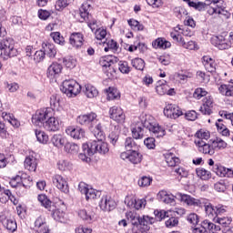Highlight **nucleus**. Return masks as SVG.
<instances>
[{
    "label": "nucleus",
    "instance_id": "1",
    "mask_svg": "<svg viewBox=\"0 0 233 233\" xmlns=\"http://www.w3.org/2000/svg\"><path fill=\"white\" fill-rule=\"evenodd\" d=\"M139 120L140 122L131 127L134 139H143L145 137V129L143 128L152 132L155 137H163L165 136V128L161 127L159 124H156L154 117L150 116V115H141Z\"/></svg>",
    "mask_w": 233,
    "mask_h": 233
},
{
    "label": "nucleus",
    "instance_id": "2",
    "mask_svg": "<svg viewBox=\"0 0 233 233\" xmlns=\"http://www.w3.org/2000/svg\"><path fill=\"white\" fill-rule=\"evenodd\" d=\"M80 17H82L84 21H87V25L92 30V32L96 30V39H97L98 41H102V39H105L106 37V30L101 28L97 29V20H90V5H82V6L80 7Z\"/></svg>",
    "mask_w": 233,
    "mask_h": 233
},
{
    "label": "nucleus",
    "instance_id": "3",
    "mask_svg": "<svg viewBox=\"0 0 233 233\" xmlns=\"http://www.w3.org/2000/svg\"><path fill=\"white\" fill-rule=\"evenodd\" d=\"M37 199L42 207H45V208L51 213L52 218L56 221H59L60 223L65 222V212L60 209H56V205L48 199V197L46 195H38Z\"/></svg>",
    "mask_w": 233,
    "mask_h": 233
},
{
    "label": "nucleus",
    "instance_id": "4",
    "mask_svg": "<svg viewBox=\"0 0 233 233\" xmlns=\"http://www.w3.org/2000/svg\"><path fill=\"white\" fill-rule=\"evenodd\" d=\"M0 57L4 59V61H8L11 57H15L19 52L15 47L14 39L6 38L0 41Z\"/></svg>",
    "mask_w": 233,
    "mask_h": 233
},
{
    "label": "nucleus",
    "instance_id": "5",
    "mask_svg": "<svg viewBox=\"0 0 233 233\" xmlns=\"http://www.w3.org/2000/svg\"><path fill=\"white\" fill-rule=\"evenodd\" d=\"M85 149L89 154V156H94V154H101L105 156L110 152V147H108V143L102 141H91L88 144H85Z\"/></svg>",
    "mask_w": 233,
    "mask_h": 233
},
{
    "label": "nucleus",
    "instance_id": "6",
    "mask_svg": "<svg viewBox=\"0 0 233 233\" xmlns=\"http://www.w3.org/2000/svg\"><path fill=\"white\" fill-rule=\"evenodd\" d=\"M63 94H66L67 97H76L81 93L82 87L77 81L74 79L65 80L62 83V87L60 88Z\"/></svg>",
    "mask_w": 233,
    "mask_h": 233
},
{
    "label": "nucleus",
    "instance_id": "7",
    "mask_svg": "<svg viewBox=\"0 0 233 233\" xmlns=\"http://www.w3.org/2000/svg\"><path fill=\"white\" fill-rule=\"evenodd\" d=\"M52 116V108L45 107L36 110L35 114L33 115L32 123L39 128L43 127L44 123Z\"/></svg>",
    "mask_w": 233,
    "mask_h": 233
},
{
    "label": "nucleus",
    "instance_id": "8",
    "mask_svg": "<svg viewBox=\"0 0 233 233\" xmlns=\"http://www.w3.org/2000/svg\"><path fill=\"white\" fill-rule=\"evenodd\" d=\"M225 8L223 0H213V5L208 7V14H209V15L218 14V15H223L226 19H230V13L225 10Z\"/></svg>",
    "mask_w": 233,
    "mask_h": 233
},
{
    "label": "nucleus",
    "instance_id": "9",
    "mask_svg": "<svg viewBox=\"0 0 233 233\" xmlns=\"http://www.w3.org/2000/svg\"><path fill=\"white\" fill-rule=\"evenodd\" d=\"M205 210L207 216L211 219L214 218H219V216H223L227 214V206H223V204H218L217 206H213L212 204H205Z\"/></svg>",
    "mask_w": 233,
    "mask_h": 233
},
{
    "label": "nucleus",
    "instance_id": "10",
    "mask_svg": "<svg viewBox=\"0 0 233 233\" xmlns=\"http://www.w3.org/2000/svg\"><path fill=\"white\" fill-rule=\"evenodd\" d=\"M78 190L81 194H85L86 201H90L92 199H97V198H101V193L92 187H90L86 183L80 182L78 185Z\"/></svg>",
    "mask_w": 233,
    "mask_h": 233
},
{
    "label": "nucleus",
    "instance_id": "11",
    "mask_svg": "<svg viewBox=\"0 0 233 233\" xmlns=\"http://www.w3.org/2000/svg\"><path fill=\"white\" fill-rule=\"evenodd\" d=\"M120 157L124 161L128 159L133 165H137L143 161V155H141V153L137 152L136 149H133L132 151L122 152L120 154Z\"/></svg>",
    "mask_w": 233,
    "mask_h": 233
},
{
    "label": "nucleus",
    "instance_id": "12",
    "mask_svg": "<svg viewBox=\"0 0 233 233\" xmlns=\"http://www.w3.org/2000/svg\"><path fill=\"white\" fill-rule=\"evenodd\" d=\"M79 125H85L86 127H94L97 125V115L96 113H89L86 115H80L76 118Z\"/></svg>",
    "mask_w": 233,
    "mask_h": 233
},
{
    "label": "nucleus",
    "instance_id": "13",
    "mask_svg": "<svg viewBox=\"0 0 233 233\" xmlns=\"http://www.w3.org/2000/svg\"><path fill=\"white\" fill-rule=\"evenodd\" d=\"M210 230H219V227L210 222V220H204L200 226H197L193 228V233H208Z\"/></svg>",
    "mask_w": 233,
    "mask_h": 233
},
{
    "label": "nucleus",
    "instance_id": "14",
    "mask_svg": "<svg viewBox=\"0 0 233 233\" xmlns=\"http://www.w3.org/2000/svg\"><path fill=\"white\" fill-rule=\"evenodd\" d=\"M164 115L170 119H177V117L183 116L181 108L176 105L168 104L164 108Z\"/></svg>",
    "mask_w": 233,
    "mask_h": 233
},
{
    "label": "nucleus",
    "instance_id": "15",
    "mask_svg": "<svg viewBox=\"0 0 233 233\" xmlns=\"http://www.w3.org/2000/svg\"><path fill=\"white\" fill-rule=\"evenodd\" d=\"M211 45L216 46L218 50H228V48H230V43L221 35L212 36Z\"/></svg>",
    "mask_w": 233,
    "mask_h": 233
},
{
    "label": "nucleus",
    "instance_id": "16",
    "mask_svg": "<svg viewBox=\"0 0 233 233\" xmlns=\"http://www.w3.org/2000/svg\"><path fill=\"white\" fill-rule=\"evenodd\" d=\"M109 117L116 123H125V112L119 106H114L109 109Z\"/></svg>",
    "mask_w": 233,
    "mask_h": 233
},
{
    "label": "nucleus",
    "instance_id": "17",
    "mask_svg": "<svg viewBox=\"0 0 233 233\" xmlns=\"http://www.w3.org/2000/svg\"><path fill=\"white\" fill-rule=\"evenodd\" d=\"M61 72H63V65L53 62L47 68V77L49 79H56V77H59Z\"/></svg>",
    "mask_w": 233,
    "mask_h": 233
},
{
    "label": "nucleus",
    "instance_id": "18",
    "mask_svg": "<svg viewBox=\"0 0 233 233\" xmlns=\"http://www.w3.org/2000/svg\"><path fill=\"white\" fill-rule=\"evenodd\" d=\"M212 171L217 174L218 177H233V170L220 164L214 165Z\"/></svg>",
    "mask_w": 233,
    "mask_h": 233
},
{
    "label": "nucleus",
    "instance_id": "19",
    "mask_svg": "<svg viewBox=\"0 0 233 233\" xmlns=\"http://www.w3.org/2000/svg\"><path fill=\"white\" fill-rule=\"evenodd\" d=\"M53 185L61 192L68 194V183L61 175H55L53 177Z\"/></svg>",
    "mask_w": 233,
    "mask_h": 233
},
{
    "label": "nucleus",
    "instance_id": "20",
    "mask_svg": "<svg viewBox=\"0 0 233 233\" xmlns=\"http://www.w3.org/2000/svg\"><path fill=\"white\" fill-rule=\"evenodd\" d=\"M178 199L186 203L188 207H201V200L193 198L190 195L177 193Z\"/></svg>",
    "mask_w": 233,
    "mask_h": 233
},
{
    "label": "nucleus",
    "instance_id": "21",
    "mask_svg": "<svg viewBox=\"0 0 233 233\" xmlns=\"http://www.w3.org/2000/svg\"><path fill=\"white\" fill-rule=\"evenodd\" d=\"M99 207L101 210H104L105 212H110V210H114L116 208V201H114L112 198L105 196L101 198Z\"/></svg>",
    "mask_w": 233,
    "mask_h": 233
},
{
    "label": "nucleus",
    "instance_id": "22",
    "mask_svg": "<svg viewBox=\"0 0 233 233\" xmlns=\"http://www.w3.org/2000/svg\"><path fill=\"white\" fill-rule=\"evenodd\" d=\"M42 127L48 132H57V130H59V120L51 115V116H49L44 123Z\"/></svg>",
    "mask_w": 233,
    "mask_h": 233
},
{
    "label": "nucleus",
    "instance_id": "23",
    "mask_svg": "<svg viewBox=\"0 0 233 233\" xmlns=\"http://www.w3.org/2000/svg\"><path fill=\"white\" fill-rule=\"evenodd\" d=\"M214 106V99L211 96H206L203 99V104L200 106L199 111L204 116H210L212 114V107Z\"/></svg>",
    "mask_w": 233,
    "mask_h": 233
},
{
    "label": "nucleus",
    "instance_id": "24",
    "mask_svg": "<svg viewBox=\"0 0 233 233\" xmlns=\"http://www.w3.org/2000/svg\"><path fill=\"white\" fill-rule=\"evenodd\" d=\"M195 144L198 147V151L202 152V154H208L209 156H214L216 151L214 150V147L210 146V144L206 141L195 140Z\"/></svg>",
    "mask_w": 233,
    "mask_h": 233
},
{
    "label": "nucleus",
    "instance_id": "25",
    "mask_svg": "<svg viewBox=\"0 0 233 233\" xmlns=\"http://www.w3.org/2000/svg\"><path fill=\"white\" fill-rule=\"evenodd\" d=\"M35 228L38 233H50L46 218L45 217H38L35 221Z\"/></svg>",
    "mask_w": 233,
    "mask_h": 233
},
{
    "label": "nucleus",
    "instance_id": "26",
    "mask_svg": "<svg viewBox=\"0 0 233 233\" xmlns=\"http://www.w3.org/2000/svg\"><path fill=\"white\" fill-rule=\"evenodd\" d=\"M66 134L73 137V139H83L85 137V129L81 127H68Z\"/></svg>",
    "mask_w": 233,
    "mask_h": 233
},
{
    "label": "nucleus",
    "instance_id": "27",
    "mask_svg": "<svg viewBox=\"0 0 233 233\" xmlns=\"http://www.w3.org/2000/svg\"><path fill=\"white\" fill-rule=\"evenodd\" d=\"M64 152L69 156H77L79 154V145L67 140L64 146Z\"/></svg>",
    "mask_w": 233,
    "mask_h": 233
},
{
    "label": "nucleus",
    "instance_id": "28",
    "mask_svg": "<svg viewBox=\"0 0 233 233\" xmlns=\"http://www.w3.org/2000/svg\"><path fill=\"white\" fill-rule=\"evenodd\" d=\"M83 34L73 33L69 37V43L74 48H81L83 46Z\"/></svg>",
    "mask_w": 233,
    "mask_h": 233
},
{
    "label": "nucleus",
    "instance_id": "29",
    "mask_svg": "<svg viewBox=\"0 0 233 233\" xmlns=\"http://www.w3.org/2000/svg\"><path fill=\"white\" fill-rule=\"evenodd\" d=\"M82 91L89 99H93V97H97V96H99V91H97V88L91 84H86L82 87Z\"/></svg>",
    "mask_w": 233,
    "mask_h": 233
},
{
    "label": "nucleus",
    "instance_id": "30",
    "mask_svg": "<svg viewBox=\"0 0 233 233\" xmlns=\"http://www.w3.org/2000/svg\"><path fill=\"white\" fill-rule=\"evenodd\" d=\"M202 65H204L208 72H210L211 74L216 72V61L209 56H204L202 57Z\"/></svg>",
    "mask_w": 233,
    "mask_h": 233
},
{
    "label": "nucleus",
    "instance_id": "31",
    "mask_svg": "<svg viewBox=\"0 0 233 233\" xmlns=\"http://www.w3.org/2000/svg\"><path fill=\"white\" fill-rule=\"evenodd\" d=\"M116 63H119V58L114 56H106L100 59V65L103 68H110Z\"/></svg>",
    "mask_w": 233,
    "mask_h": 233
},
{
    "label": "nucleus",
    "instance_id": "32",
    "mask_svg": "<svg viewBox=\"0 0 233 233\" xmlns=\"http://www.w3.org/2000/svg\"><path fill=\"white\" fill-rule=\"evenodd\" d=\"M24 167L26 170H29V172H35L37 169V159L33 156L26 157L24 162Z\"/></svg>",
    "mask_w": 233,
    "mask_h": 233
},
{
    "label": "nucleus",
    "instance_id": "33",
    "mask_svg": "<svg viewBox=\"0 0 233 233\" xmlns=\"http://www.w3.org/2000/svg\"><path fill=\"white\" fill-rule=\"evenodd\" d=\"M66 137H63L61 134H56L51 137V143L56 148H63V147H65L66 144Z\"/></svg>",
    "mask_w": 233,
    "mask_h": 233
},
{
    "label": "nucleus",
    "instance_id": "34",
    "mask_svg": "<svg viewBox=\"0 0 233 233\" xmlns=\"http://www.w3.org/2000/svg\"><path fill=\"white\" fill-rule=\"evenodd\" d=\"M1 222L9 232H15L17 230V223L14 218L2 217Z\"/></svg>",
    "mask_w": 233,
    "mask_h": 233
},
{
    "label": "nucleus",
    "instance_id": "35",
    "mask_svg": "<svg viewBox=\"0 0 233 233\" xmlns=\"http://www.w3.org/2000/svg\"><path fill=\"white\" fill-rule=\"evenodd\" d=\"M167 218V219L165 222L167 228H174V227H177V225H179V218H176V213L169 211Z\"/></svg>",
    "mask_w": 233,
    "mask_h": 233
},
{
    "label": "nucleus",
    "instance_id": "36",
    "mask_svg": "<svg viewBox=\"0 0 233 233\" xmlns=\"http://www.w3.org/2000/svg\"><path fill=\"white\" fill-rule=\"evenodd\" d=\"M152 46L153 48H162V50H166V48H170L172 44L165 38H157L152 42Z\"/></svg>",
    "mask_w": 233,
    "mask_h": 233
},
{
    "label": "nucleus",
    "instance_id": "37",
    "mask_svg": "<svg viewBox=\"0 0 233 233\" xmlns=\"http://www.w3.org/2000/svg\"><path fill=\"white\" fill-rule=\"evenodd\" d=\"M218 91L222 96H226V97H233V83L221 85L218 87Z\"/></svg>",
    "mask_w": 233,
    "mask_h": 233
},
{
    "label": "nucleus",
    "instance_id": "38",
    "mask_svg": "<svg viewBox=\"0 0 233 233\" xmlns=\"http://www.w3.org/2000/svg\"><path fill=\"white\" fill-rule=\"evenodd\" d=\"M42 49L44 50L46 56L48 57H56V54H57V50H56V46L53 44H43Z\"/></svg>",
    "mask_w": 233,
    "mask_h": 233
},
{
    "label": "nucleus",
    "instance_id": "39",
    "mask_svg": "<svg viewBox=\"0 0 233 233\" xmlns=\"http://www.w3.org/2000/svg\"><path fill=\"white\" fill-rule=\"evenodd\" d=\"M214 5V0H206V3L203 2H189V6H191L192 8H195L196 10H198L199 12H201V10H205V6H208V5Z\"/></svg>",
    "mask_w": 233,
    "mask_h": 233
},
{
    "label": "nucleus",
    "instance_id": "40",
    "mask_svg": "<svg viewBox=\"0 0 233 233\" xmlns=\"http://www.w3.org/2000/svg\"><path fill=\"white\" fill-rule=\"evenodd\" d=\"M169 86L166 81H158L157 83L156 91L158 96H165L168 92Z\"/></svg>",
    "mask_w": 233,
    "mask_h": 233
},
{
    "label": "nucleus",
    "instance_id": "41",
    "mask_svg": "<svg viewBox=\"0 0 233 233\" xmlns=\"http://www.w3.org/2000/svg\"><path fill=\"white\" fill-rule=\"evenodd\" d=\"M126 218L131 222L133 227H137L140 224L141 218L132 211L126 213Z\"/></svg>",
    "mask_w": 233,
    "mask_h": 233
},
{
    "label": "nucleus",
    "instance_id": "42",
    "mask_svg": "<svg viewBox=\"0 0 233 233\" xmlns=\"http://www.w3.org/2000/svg\"><path fill=\"white\" fill-rule=\"evenodd\" d=\"M212 147L214 148V151L216 150H225V148L228 147L227 142L225 140L217 137L215 140L212 141Z\"/></svg>",
    "mask_w": 233,
    "mask_h": 233
},
{
    "label": "nucleus",
    "instance_id": "43",
    "mask_svg": "<svg viewBox=\"0 0 233 233\" xmlns=\"http://www.w3.org/2000/svg\"><path fill=\"white\" fill-rule=\"evenodd\" d=\"M196 172H197V176L200 177V179H203L204 181H207L208 179H210V177H212L210 171L203 167L197 168Z\"/></svg>",
    "mask_w": 233,
    "mask_h": 233
},
{
    "label": "nucleus",
    "instance_id": "44",
    "mask_svg": "<svg viewBox=\"0 0 233 233\" xmlns=\"http://www.w3.org/2000/svg\"><path fill=\"white\" fill-rule=\"evenodd\" d=\"M165 159L168 167H176L177 165H179V158L176 157L172 153L165 155Z\"/></svg>",
    "mask_w": 233,
    "mask_h": 233
},
{
    "label": "nucleus",
    "instance_id": "45",
    "mask_svg": "<svg viewBox=\"0 0 233 233\" xmlns=\"http://www.w3.org/2000/svg\"><path fill=\"white\" fill-rule=\"evenodd\" d=\"M131 65L133 68H136V70H140V72H143L145 70V60L142 58H134L131 60Z\"/></svg>",
    "mask_w": 233,
    "mask_h": 233
},
{
    "label": "nucleus",
    "instance_id": "46",
    "mask_svg": "<svg viewBox=\"0 0 233 233\" xmlns=\"http://www.w3.org/2000/svg\"><path fill=\"white\" fill-rule=\"evenodd\" d=\"M35 134L38 143H42V145H46L48 143V135H46L45 131L35 130Z\"/></svg>",
    "mask_w": 233,
    "mask_h": 233
},
{
    "label": "nucleus",
    "instance_id": "47",
    "mask_svg": "<svg viewBox=\"0 0 233 233\" xmlns=\"http://www.w3.org/2000/svg\"><path fill=\"white\" fill-rule=\"evenodd\" d=\"M78 217L83 219V221H86L87 223H92L94 219V216L88 213L86 209H80L78 211Z\"/></svg>",
    "mask_w": 233,
    "mask_h": 233
},
{
    "label": "nucleus",
    "instance_id": "48",
    "mask_svg": "<svg viewBox=\"0 0 233 233\" xmlns=\"http://www.w3.org/2000/svg\"><path fill=\"white\" fill-rule=\"evenodd\" d=\"M154 214L155 221H163V219H167V216L170 214V211L156 209Z\"/></svg>",
    "mask_w": 233,
    "mask_h": 233
},
{
    "label": "nucleus",
    "instance_id": "49",
    "mask_svg": "<svg viewBox=\"0 0 233 233\" xmlns=\"http://www.w3.org/2000/svg\"><path fill=\"white\" fill-rule=\"evenodd\" d=\"M8 199L12 200V192L9 189H0V202L6 203Z\"/></svg>",
    "mask_w": 233,
    "mask_h": 233
},
{
    "label": "nucleus",
    "instance_id": "50",
    "mask_svg": "<svg viewBox=\"0 0 233 233\" xmlns=\"http://www.w3.org/2000/svg\"><path fill=\"white\" fill-rule=\"evenodd\" d=\"M125 147L127 152H132V150H137V144L134 142V138L127 137L125 141Z\"/></svg>",
    "mask_w": 233,
    "mask_h": 233
},
{
    "label": "nucleus",
    "instance_id": "51",
    "mask_svg": "<svg viewBox=\"0 0 233 233\" xmlns=\"http://www.w3.org/2000/svg\"><path fill=\"white\" fill-rule=\"evenodd\" d=\"M197 139L195 141H208L210 139V133L208 131H198L196 133Z\"/></svg>",
    "mask_w": 233,
    "mask_h": 233
},
{
    "label": "nucleus",
    "instance_id": "52",
    "mask_svg": "<svg viewBox=\"0 0 233 233\" xmlns=\"http://www.w3.org/2000/svg\"><path fill=\"white\" fill-rule=\"evenodd\" d=\"M82 150L83 152L78 155L79 159H81V161H84L85 163H90V161H92V158L90 157H92V156L94 155H90L88 154V152H86V149L85 148V144L82 146Z\"/></svg>",
    "mask_w": 233,
    "mask_h": 233
},
{
    "label": "nucleus",
    "instance_id": "53",
    "mask_svg": "<svg viewBox=\"0 0 233 233\" xmlns=\"http://www.w3.org/2000/svg\"><path fill=\"white\" fill-rule=\"evenodd\" d=\"M213 220L216 223L222 225V227H228V225H230V223H232V219L228 218V217H223V218L217 217V218H214Z\"/></svg>",
    "mask_w": 233,
    "mask_h": 233
},
{
    "label": "nucleus",
    "instance_id": "54",
    "mask_svg": "<svg viewBox=\"0 0 233 233\" xmlns=\"http://www.w3.org/2000/svg\"><path fill=\"white\" fill-rule=\"evenodd\" d=\"M128 25L129 26H131L132 30H135L137 32L144 30L145 28L143 25H141L137 20L135 19L128 20Z\"/></svg>",
    "mask_w": 233,
    "mask_h": 233
},
{
    "label": "nucleus",
    "instance_id": "55",
    "mask_svg": "<svg viewBox=\"0 0 233 233\" xmlns=\"http://www.w3.org/2000/svg\"><path fill=\"white\" fill-rule=\"evenodd\" d=\"M176 198L177 199H179V197L177 196H175L174 195H165L163 198H162V201L163 203H166L167 205H176Z\"/></svg>",
    "mask_w": 233,
    "mask_h": 233
},
{
    "label": "nucleus",
    "instance_id": "56",
    "mask_svg": "<svg viewBox=\"0 0 233 233\" xmlns=\"http://www.w3.org/2000/svg\"><path fill=\"white\" fill-rule=\"evenodd\" d=\"M118 70H120L121 74H130L131 68L128 66V62L119 61L118 62Z\"/></svg>",
    "mask_w": 233,
    "mask_h": 233
},
{
    "label": "nucleus",
    "instance_id": "57",
    "mask_svg": "<svg viewBox=\"0 0 233 233\" xmlns=\"http://www.w3.org/2000/svg\"><path fill=\"white\" fill-rule=\"evenodd\" d=\"M106 94H107L108 101H112L119 97V93H117V90L112 87H109L108 89H106Z\"/></svg>",
    "mask_w": 233,
    "mask_h": 233
},
{
    "label": "nucleus",
    "instance_id": "58",
    "mask_svg": "<svg viewBox=\"0 0 233 233\" xmlns=\"http://www.w3.org/2000/svg\"><path fill=\"white\" fill-rule=\"evenodd\" d=\"M208 94V92H207V90H205L204 88L198 87L195 90L193 94V97L195 99H201V97L207 96Z\"/></svg>",
    "mask_w": 233,
    "mask_h": 233
},
{
    "label": "nucleus",
    "instance_id": "59",
    "mask_svg": "<svg viewBox=\"0 0 233 233\" xmlns=\"http://www.w3.org/2000/svg\"><path fill=\"white\" fill-rule=\"evenodd\" d=\"M150 183H152V177L144 176L138 180V187H150Z\"/></svg>",
    "mask_w": 233,
    "mask_h": 233
},
{
    "label": "nucleus",
    "instance_id": "60",
    "mask_svg": "<svg viewBox=\"0 0 233 233\" xmlns=\"http://www.w3.org/2000/svg\"><path fill=\"white\" fill-rule=\"evenodd\" d=\"M57 168L60 169L62 172L65 170H70V162L67 160H59L57 162Z\"/></svg>",
    "mask_w": 233,
    "mask_h": 233
},
{
    "label": "nucleus",
    "instance_id": "61",
    "mask_svg": "<svg viewBox=\"0 0 233 233\" xmlns=\"http://www.w3.org/2000/svg\"><path fill=\"white\" fill-rule=\"evenodd\" d=\"M108 139H109V142L111 143V145H113V147H116V144L117 143V141L119 139V132H117V131L111 132L108 136Z\"/></svg>",
    "mask_w": 233,
    "mask_h": 233
},
{
    "label": "nucleus",
    "instance_id": "62",
    "mask_svg": "<svg viewBox=\"0 0 233 233\" xmlns=\"http://www.w3.org/2000/svg\"><path fill=\"white\" fill-rule=\"evenodd\" d=\"M45 56H46L45 51L42 48L41 50H38L34 54V61L35 63H41V61L45 59Z\"/></svg>",
    "mask_w": 233,
    "mask_h": 233
},
{
    "label": "nucleus",
    "instance_id": "63",
    "mask_svg": "<svg viewBox=\"0 0 233 233\" xmlns=\"http://www.w3.org/2000/svg\"><path fill=\"white\" fill-rule=\"evenodd\" d=\"M104 50L105 52H108V50H114L115 52H117V42L114 40H108Z\"/></svg>",
    "mask_w": 233,
    "mask_h": 233
},
{
    "label": "nucleus",
    "instance_id": "64",
    "mask_svg": "<svg viewBox=\"0 0 233 233\" xmlns=\"http://www.w3.org/2000/svg\"><path fill=\"white\" fill-rule=\"evenodd\" d=\"M176 17H177V19H181V17H183V15H187V10L184 7L178 6V7H175L173 10Z\"/></svg>",
    "mask_w": 233,
    "mask_h": 233
}]
</instances>
